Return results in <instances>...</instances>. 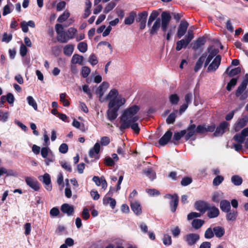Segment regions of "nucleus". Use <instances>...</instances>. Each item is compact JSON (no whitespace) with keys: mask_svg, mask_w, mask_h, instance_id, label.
<instances>
[{"mask_svg":"<svg viewBox=\"0 0 248 248\" xmlns=\"http://www.w3.org/2000/svg\"><path fill=\"white\" fill-rule=\"evenodd\" d=\"M100 150V145L98 142H96L93 147L91 148L89 152V155L91 158L98 159V154L99 153Z\"/></svg>","mask_w":248,"mask_h":248,"instance_id":"nucleus-17","label":"nucleus"},{"mask_svg":"<svg viewBox=\"0 0 248 248\" xmlns=\"http://www.w3.org/2000/svg\"><path fill=\"white\" fill-rule=\"evenodd\" d=\"M229 124L227 122L224 121L217 127L216 130L214 133L216 137L222 136L227 130H229L228 126Z\"/></svg>","mask_w":248,"mask_h":248,"instance_id":"nucleus-8","label":"nucleus"},{"mask_svg":"<svg viewBox=\"0 0 248 248\" xmlns=\"http://www.w3.org/2000/svg\"><path fill=\"white\" fill-rule=\"evenodd\" d=\"M172 136V132L170 130L167 131L159 140V144L161 146H164L166 145L171 139Z\"/></svg>","mask_w":248,"mask_h":248,"instance_id":"nucleus-19","label":"nucleus"},{"mask_svg":"<svg viewBox=\"0 0 248 248\" xmlns=\"http://www.w3.org/2000/svg\"><path fill=\"white\" fill-rule=\"evenodd\" d=\"M68 150V145L66 143H62L59 147V152L62 154H65Z\"/></svg>","mask_w":248,"mask_h":248,"instance_id":"nucleus-64","label":"nucleus"},{"mask_svg":"<svg viewBox=\"0 0 248 248\" xmlns=\"http://www.w3.org/2000/svg\"><path fill=\"white\" fill-rule=\"evenodd\" d=\"M110 139L109 137L107 136L103 137L100 139V144L102 146H107L110 143Z\"/></svg>","mask_w":248,"mask_h":248,"instance_id":"nucleus-61","label":"nucleus"},{"mask_svg":"<svg viewBox=\"0 0 248 248\" xmlns=\"http://www.w3.org/2000/svg\"><path fill=\"white\" fill-rule=\"evenodd\" d=\"M2 175L6 174V176H16V173L13 170H7L4 167H2Z\"/></svg>","mask_w":248,"mask_h":248,"instance_id":"nucleus-45","label":"nucleus"},{"mask_svg":"<svg viewBox=\"0 0 248 248\" xmlns=\"http://www.w3.org/2000/svg\"><path fill=\"white\" fill-rule=\"evenodd\" d=\"M221 60V56L220 55H217L211 63L208 66L207 71L209 72L216 71L220 64Z\"/></svg>","mask_w":248,"mask_h":248,"instance_id":"nucleus-15","label":"nucleus"},{"mask_svg":"<svg viewBox=\"0 0 248 248\" xmlns=\"http://www.w3.org/2000/svg\"><path fill=\"white\" fill-rule=\"evenodd\" d=\"M25 182L28 186L35 191L39 190L40 188L39 183L35 178L31 177H26L25 178Z\"/></svg>","mask_w":248,"mask_h":248,"instance_id":"nucleus-10","label":"nucleus"},{"mask_svg":"<svg viewBox=\"0 0 248 248\" xmlns=\"http://www.w3.org/2000/svg\"><path fill=\"white\" fill-rule=\"evenodd\" d=\"M148 13L146 11L142 12L138 15V18L137 19V22L146 21Z\"/></svg>","mask_w":248,"mask_h":248,"instance_id":"nucleus-51","label":"nucleus"},{"mask_svg":"<svg viewBox=\"0 0 248 248\" xmlns=\"http://www.w3.org/2000/svg\"><path fill=\"white\" fill-rule=\"evenodd\" d=\"M208 52L209 54L204 62V67H206L213 58L217 56L216 55L218 53V50L213 46H210L208 49Z\"/></svg>","mask_w":248,"mask_h":248,"instance_id":"nucleus-13","label":"nucleus"},{"mask_svg":"<svg viewBox=\"0 0 248 248\" xmlns=\"http://www.w3.org/2000/svg\"><path fill=\"white\" fill-rule=\"evenodd\" d=\"M26 100H27L28 105L32 107L35 110H37V108H38L37 104L32 96H27Z\"/></svg>","mask_w":248,"mask_h":248,"instance_id":"nucleus-34","label":"nucleus"},{"mask_svg":"<svg viewBox=\"0 0 248 248\" xmlns=\"http://www.w3.org/2000/svg\"><path fill=\"white\" fill-rule=\"evenodd\" d=\"M91 72V69L87 66H83L81 69V74L83 78H86Z\"/></svg>","mask_w":248,"mask_h":248,"instance_id":"nucleus-49","label":"nucleus"},{"mask_svg":"<svg viewBox=\"0 0 248 248\" xmlns=\"http://www.w3.org/2000/svg\"><path fill=\"white\" fill-rule=\"evenodd\" d=\"M214 235L217 238L222 237L225 234V229L221 226H216L213 228Z\"/></svg>","mask_w":248,"mask_h":248,"instance_id":"nucleus-25","label":"nucleus"},{"mask_svg":"<svg viewBox=\"0 0 248 248\" xmlns=\"http://www.w3.org/2000/svg\"><path fill=\"white\" fill-rule=\"evenodd\" d=\"M5 96L6 100H7L8 103L10 105H13L15 101V97L14 95L12 93H9Z\"/></svg>","mask_w":248,"mask_h":248,"instance_id":"nucleus-57","label":"nucleus"},{"mask_svg":"<svg viewBox=\"0 0 248 248\" xmlns=\"http://www.w3.org/2000/svg\"><path fill=\"white\" fill-rule=\"evenodd\" d=\"M184 239L188 246L195 245L200 239V235L195 233H189L184 237Z\"/></svg>","mask_w":248,"mask_h":248,"instance_id":"nucleus-4","label":"nucleus"},{"mask_svg":"<svg viewBox=\"0 0 248 248\" xmlns=\"http://www.w3.org/2000/svg\"><path fill=\"white\" fill-rule=\"evenodd\" d=\"M176 115L175 113H170L166 119V122L168 124H173L175 120Z\"/></svg>","mask_w":248,"mask_h":248,"instance_id":"nucleus-55","label":"nucleus"},{"mask_svg":"<svg viewBox=\"0 0 248 248\" xmlns=\"http://www.w3.org/2000/svg\"><path fill=\"white\" fill-rule=\"evenodd\" d=\"M248 122V116H245L239 119L234 125V129L237 132L243 128Z\"/></svg>","mask_w":248,"mask_h":248,"instance_id":"nucleus-16","label":"nucleus"},{"mask_svg":"<svg viewBox=\"0 0 248 248\" xmlns=\"http://www.w3.org/2000/svg\"><path fill=\"white\" fill-rule=\"evenodd\" d=\"M223 180L224 178L223 176L218 175L214 179L213 184L215 186H217L223 182Z\"/></svg>","mask_w":248,"mask_h":248,"instance_id":"nucleus-52","label":"nucleus"},{"mask_svg":"<svg viewBox=\"0 0 248 248\" xmlns=\"http://www.w3.org/2000/svg\"><path fill=\"white\" fill-rule=\"evenodd\" d=\"M116 5V3L114 1H111L105 7L104 12L106 14L108 13L111 11Z\"/></svg>","mask_w":248,"mask_h":248,"instance_id":"nucleus-47","label":"nucleus"},{"mask_svg":"<svg viewBox=\"0 0 248 248\" xmlns=\"http://www.w3.org/2000/svg\"><path fill=\"white\" fill-rule=\"evenodd\" d=\"M87 44L84 42L79 43L78 45V48L82 53H84L87 50Z\"/></svg>","mask_w":248,"mask_h":248,"instance_id":"nucleus-50","label":"nucleus"},{"mask_svg":"<svg viewBox=\"0 0 248 248\" xmlns=\"http://www.w3.org/2000/svg\"><path fill=\"white\" fill-rule=\"evenodd\" d=\"M226 218L228 221H234L237 218L238 212L236 210H229L226 212Z\"/></svg>","mask_w":248,"mask_h":248,"instance_id":"nucleus-24","label":"nucleus"},{"mask_svg":"<svg viewBox=\"0 0 248 248\" xmlns=\"http://www.w3.org/2000/svg\"><path fill=\"white\" fill-rule=\"evenodd\" d=\"M229 68H228L226 70V72L228 73L229 76L230 77H233V76L239 74L241 72V68L239 67H237L235 68H233V69H232L229 72Z\"/></svg>","mask_w":248,"mask_h":248,"instance_id":"nucleus-41","label":"nucleus"},{"mask_svg":"<svg viewBox=\"0 0 248 248\" xmlns=\"http://www.w3.org/2000/svg\"><path fill=\"white\" fill-rule=\"evenodd\" d=\"M232 183L235 186H240L243 182L242 178L237 175H233L231 178Z\"/></svg>","mask_w":248,"mask_h":248,"instance_id":"nucleus-36","label":"nucleus"},{"mask_svg":"<svg viewBox=\"0 0 248 248\" xmlns=\"http://www.w3.org/2000/svg\"><path fill=\"white\" fill-rule=\"evenodd\" d=\"M216 128L215 124H212L211 125H207L206 124H201L196 126L197 133L203 134L206 132H213Z\"/></svg>","mask_w":248,"mask_h":248,"instance_id":"nucleus-9","label":"nucleus"},{"mask_svg":"<svg viewBox=\"0 0 248 248\" xmlns=\"http://www.w3.org/2000/svg\"><path fill=\"white\" fill-rule=\"evenodd\" d=\"M12 39V34H7L4 32L3 34L2 41L6 43H9Z\"/></svg>","mask_w":248,"mask_h":248,"instance_id":"nucleus-62","label":"nucleus"},{"mask_svg":"<svg viewBox=\"0 0 248 248\" xmlns=\"http://www.w3.org/2000/svg\"><path fill=\"white\" fill-rule=\"evenodd\" d=\"M136 16V13L135 12L131 11L130 12L129 16L125 18L124 20V24L128 25L132 24L134 21Z\"/></svg>","mask_w":248,"mask_h":248,"instance_id":"nucleus-32","label":"nucleus"},{"mask_svg":"<svg viewBox=\"0 0 248 248\" xmlns=\"http://www.w3.org/2000/svg\"><path fill=\"white\" fill-rule=\"evenodd\" d=\"M204 221L200 219H194L193 220L191 225L195 229H200L204 224Z\"/></svg>","mask_w":248,"mask_h":248,"instance_id":"nucleus-37","label":"nucleus"},{"mask_svg":"<svg viewBox=\"0 0 248 248\" xmlns=\"http://www.w3.org/2000/svg\"><path fill=\"white\" fill-rule=\"evenodd\" d=\"M143 172L151 180H153L155 178V173L151 169L144 170Z\"/></svg>","mask_w":248,"mask_h":248,"instance_id":"nucleus-43","label":"nucleus"},{"mask_svg":"<svg viewBox=\"0 0 248 248\" xmlns=\"http://www.w3.org/2000/svg\"><path fill=\"white\" fill-rule=\"evenodd\" d=\"M186 134V130H183L179 132H176L174 133L173 137V140L178 141L182 137L185 136V134Z\"/></svg>","mask_w":248,"mask_h":248,"instance_id":"nucleus-40","label":"nucleus"},{"mask_svg":"<svg viewBox=\"0 0 248 248\" xmlns=\"http://www.w3.org/2000/svg\"><path fill=\"white\" fill-rule=\"evenodd\" d=\"M192 182V180L191 178L186 177L182 179L181 184L183 186H187Z\"/></svg>","mask_w":248,"mask_h":248,"instance_id":"nucleus-59","label":"nucleus"},{"mask_svg":"<svg viewBox=\"0 0 248 248\" xmlns=\"http://www.w3.org/2000/svg\"><path fill=\"white\" fill-rule=\"evenodd\" d=\"M9 118V112L7 111L4 112L0 110V121L2 123L7 122Z\"/></svg>","mask_w":248,"mask_h":248,"instance_id":"nucleus-46","label":"nucleus"},{"mask_svg":"<svg viewBox=\"0 0 248 248\" xmlns=\"http://www.w3.org/2000/svg\"><path fill=\"white\" fill-rule=\"evenodd\" d=\"M57 40L59 42L62 43H66L68 41L66 32L62 31L57 34Z\"/></svg>","mask_w":248,"mask_h":248,"instance_id":"nucleus-39","label":"nucleus"},{"mask_svg":"<svg viewBox=\"0 0 248 248\" xmlns=\"http://www.w3.org/2000/svg\"><path fill=\"white\" fill-rule=\"evenodd\" d=\"M237 79L235 78H232L230 81L228 83L226 89L228 91L232 90V88L234 87L237 83Z\"/></svg>","mask_w":248,"mask_h":248,"instance_id":"nucleus-54","label":"nucleus"},{"mask_svg":"<svg viewBox=\"0 0 248 248\" xmlns=\"http://www.w3.org/2000/svg\"><path fill=\"white\" fill-rule=\"evenodd\" d=\"M74 50V45L72 44H68L63 47V51L65 55L69 57L73 54Z\"/></svg>","mask_w":248,"mask_h":248,"instance_id":"nucleus-29","label":"nucleus"},{"mask_svg":"<svg viewBox=\"0 0 248 248\" xmlns=\"http://www.w3.org/2000/svg\"><path fill=\"white\" fill-rule=\"evenodd\" d=\"M162 240L165 245L170 246L171 244V236L168 234H164Z\"/></svg>","mask_w":248,"mask_h":248,"instance_id":"nucleus-53","label":"nucleus"},{"mask_svg":"<svg viewBox=\"0 0 248 248\" xmlns=\"http://www.w3.org/2000/svg\"><path fill=\"white\" fill-rule=\"evenodd\" d=\"M109 83L107 82H103L96 90V93L99 95V98H101L107 90L109 87Z\"/></svg>","mask_w":248,"mask_h":248,"instance_id":"nucleus-20","label":"nucleus"},{"mask_svg":"<svg viewBox=\"0 0 248 248\" xmlns=\"http://www.w3.org/2000/svg\"><path fill=\"white\" fill-rule=\"evenodd\" d=\"M159 13L157 11H153L150 14L147 26L150 27L149 32L151 35L156 34L161 27V20L157 18Z\"/></svg>","mask_w":248,"mask_h":248,"instance_id":"nucleus-3","label":"nucleus"},{"mask_svg":"<svg viewBox=\"0 0 248 248\" xmlns=\"http://www.w3.org/2000/svg\"><path fill=\"white\" fill-rule=\"evenodd\" d=\"M83 58L82 56L75 54H74L71 59V63L72 64H79L80 65H83Z\"/></svg>","mask_w":248,"mask_h":248,"instance_id":"nucleus-31","label":"nucleus"},{"mask_svg":"<svg viewBox=\"0 0 248 248\" xmlns=\"http://www.w3.org/2000/svg\"><path fill=\"white\" fill-rule=\"evenodd\" d=\"M247 136H248V127L244 128L240 134L235 135L233 139L237 142L243 143Z\"/></svg>","mask_w":248,"mask_h":248,"instance_id":"nucleus-18","label":"nucleus"},{"mask_svg":"<svg viewBox=\"0 0 248 248\" xmlns=\"http://www.w3.org/2000/svg\"><path fill=\"white\" fill-rule=\"evenodd\" d=\"M165 197L171 199L170 202V210L172 212H175L178 206L179 198L177 195L166 194Z\"/></svg>","mask_w":248,"mask_h":248,"instance_id":"nucleus-7","label":"nucleus"},{"mask_svg":"<svg viewBox=\"0 0 248 248\" xmlns=\"http://www.w3.org/2000/svg\"><path fill=\"white\" fill-rule=\"evenodd\" d=\"M131 208L132 211L137 215H140L141 214V208L140 204L137 202H131Z\"/></svg>","mask_w":248,"mask_h":248,"instance_id":"nucleus-27","label":"nucleus"},{"mask_svg":"<svg viewBox=\"0 0 248 248\" xmlns=\"http://www.w3.org/2000/svg\"><path fill=\"white\" fill-rule=\"evenodd\" d=\"M61 166L62 168H63L66 170L71 172L72 171V167L70 164L65 161H62L61 163Z\"/></svg>","mask_w":248,"mask_h":248,"instance_id":"nucleus-58","label":"nucleus"},{"mask_svg":"<svg viewBox=\"0 0 248 248\" xmlns=\"http://www.w3.org/2000/svg\"><path fill=\"white\" fill-rule=\"evenodd\" d=\"M62 211L68 216L73 214L74 211V206L67 203H64L61 206Z\"/></svg>","mask_w":248,"mask_h":248,"instance_id":"nucleus-21","label":"nucleus"},{"mask_svg":"<svg viewBox=\"0 0 248 248\" xmlns=\"http://www.w3.org/2000/svg\"><path fill=\"white\" fill-rule=\"evenodd\" d=\"M219 214V211L218 208L213 206L208 208L207 215L209 218H214L217 217Z\"/></svg>","mask_w":248,"mask_h":248,"instance_id":"nucleus-26","label":"nucleus"},{"mask_svg":"<svg viewBox=\"0 0 248 248\" xmlns=\"http://www.w3.org/2000/svg\"><path fill=\"white\" fill-rule=\"evenodd\" d=\"M104 163L106 165L108 166H113L115 165V162L112 158L109 156H106L104 160Z\"/></svg>","mask_w":248,"mask_h":248,"instance_id":"nucleus-60","label":"nucleus"},{"mask_svg":"<svg viewBox=\"0 0 248 248\" xmlns=\"http://www.w3.org/2000/svg\"><path fill=\"white\" fill-rule=\"evenodd\" d=\"M140 108L137 105H133L125 109L122 113L120 118L121 130L129 128L132 123L136 122L139 119L138 112Z\"/></svg>","mask_w":248,"mask_h":248,"instance_id":"nucleus-1","label":"nucleus"},{"mask_svg":"<svg viewBox=\"0 0 248 248\" xmlns=\"http://www.w3.org/2000/svg\"><path fill=\"white\" fill-rule=\"evenodd\" d=\"M39 179L45 185V187L47 190H51V179L49 174L46 173L44 175L39 176Z\"/></svg>","mask_w":248,"mask_h":248,"instance_id":"nucleus-12","label":"nucleus"},{"mask_svg":"<svg viewBox=\"0 0 248 248\" xmlns=\"http://www.w3.org/2000/svg\"><path fill=\"white\" fill-rule=\"evenodd\" d=\"M77 32V30L76 29L72 27L69 28L66 32L68 40L73 39Z\"/></svg>","mask_w":248,"mask_h":248,"instance_id":"nucleus-42","label":"nucleus"},{"mask_svg":"<svg viewBox=\"0 0 248 248\" xmlns=\"http://www.w3.org/2000/svg\"><path fill=\"white\" fill-rule=\"evenodd\" d=\"M161 27L162 31L166 32L168 26L171 20V17L169 13L163 12L161 14Z\"/></svg>","mask_w":248,"mask_h":248,"instance_id":"nucleus-5","label":"nucleus"},{"mask_svg":"<svg viewBox=\"0 0 248 248\" xmlns=\"http://www.w3.org/2000/svg\"><path fill=\"white\" fill-rule=\"evenodd\" d=\"M214 236L213 228L211 227L208 228L205 232L204 237L206 239H211Z\"/></svg>","mask_w":248,"mask_h":248,"instance_id":"nucleus-48","label":"nucleus"},{"mask_svg":"<svg viewBox=\"0 0 248 248\" xmlns=\"http://www.w3.org/2000/svg\"><path fill=\"white\" fill-rule=\"evenodd\" d=\"M70 13L67 10L65 11L64 13L58 17L57 19L58 21L60 23L63 22L70 16Z\"/></svg>","mask_w":248,"mask_h":248,"instance_id":"nucleus-44","label":"nucleus"},{"mask_svg":"<svg viewBox=\"0 0 248 248\" xmlns=\"http://www.w3.org/2000/svg\"><path fill=\"white\" fill-rule=\"evenodd\" d=\"M103 202V204L105 205L109 204L112 209L114 208L116 203L115 199L110 197H107V196L104 198Z\"/></svg>","mask_w":248,"mask_h":248,"instance_id":"nucleus-28","label":"nucleus"},{"mask_svg":"<svg viewBox=\"0 0 248 248\" xmlns=\"http://www.w3.org/2000/svg\"><path fill=\"white\" fill-rule=\"evenodd\" d=\"M205 56H204V54H203L198 60L194 67V71L195 72H197L201 68Z\"/></svg>","mask_w":248,"mask_h":248,"instance_id":"nucleus-35","label":"nucleus"},{"mask_svg":"<svg viewBox=\"0 0 248 248\" xmlns=\"http://www.w3.org/2000/svg\"><path fill=\"white\" fill-rule=\"evenodd\" d=\"M247 87L244 83H241L236 90L235 95L238 97H239L241 100H245L248 97V92H245Z\"/></svg>","mask_w":248,"mask_h":248,"instance_id":"nucleus-6","label":"nucleus"},{"mask_svg":"<svg viewBox=\"0 0 248 248\" xmlns=\"http://www.w3.org/2000/svg\"><path fill=\"white\" fill-rule=\"evenodd\" d=\"M106 98L109 101L108 104V108H113L117 110L125 103V98L121 95L119 96L118 92L115 89L111 90Z\"/></svg>","mask_w":248,"mask_h":248,"instance_id":"nucleus-2","label":"nucleus"},{"mask_svg":"<svg viewBox=\"0 0 248 248\" xmlns=\"http://www.w3.org/2000/svg\"><path fill=\"white\" fill-rule=\"evenodd\" d=\"M118 110H117L115 108H108V109L107 111L108 119L110 121L115 119L118 116Z\"/></svg>","mask_w":248,"mask_h":248,"instance_id":"nucleus-23","label":"nucleus"},{"mask_svg":"<svg viewBox=\"0 0 248 248\" xmlns=\"http://www.w3.org/2000/svg\"><path fill=\"white\" fill-rule=\"evenodd\" d=\"M195 208L197 210L201 212L204 213L206 210H208L209 206L206 203L203 202L199 201L196 202Z\"/></svg>","mask_w":248,"mask_h":248,"instance_id":"nucleus-22","label":"nucleus"},{"mask_svg":"<svg viewBox=\"0 0 248 248\" xmlns=\"http://www.w3.org/2000/svg\"><path fill=\"white\" fill-rule=\"evenodd\" d=\"M65 93H61L60 96V101L62 103L63 106H64L65 107H68L69 106L70 103L69 102L65 99Z\"/></svg>","mask_w":248,"mask_h":248,"instance_id":"nucleus-56","label":"nucleus"},{"mask_svg":"<svg viewBox=\"0 0 248 248\" xmlns=\"http://www.w3.org/2000/svg\"><path fill=\"white\" fill-rule=\"evenodd\" d=\"M205 43V39L204 38H198L194 46L192 47V48L195 50H198L202 47Z\"/></svg>","mask_w":248,"mask_h":248,"instance_id":"nucleus-33","label":"nucleus"},{"mask_svg":"<svg viewBox=\"0 0 248 248\" xmlns=\"http://www.w3.org/2000/svg\"><path fill=\"white\" fill-rule=\"evenodd\" d=\"M89 62L92 65H95L98 63V60L96 56L92 54L89 58Z\"/></svg>","mask_w":248,"mask_h":248,"instance_id":"nucleus-63","label":"nucleus"},{"mask_svg":"<svg viewBox=\"0 0 248 248\" xmlns=\"http://www.w3.org/2000/svg\"><path fill=\"white\" fill-rule=\"evenodd\" d=\"M188 23L186 21H182L178 27L177 31V36L179 38H181L184 36L186 32L188 27Z\"/></svg>","mask_w":248,"mask_h":248,"instance_id":"nucleus-14","label":"nucleus"},{"mask_svg":"<svg viewBox=\"0 0 248 248\" xmlns=\"http://www.w3.org/2000/svg\"><path fill=\"white\" fill-rule=\"evenodd\" d=\"M191 124L187 127L186 134H185V139L188 140L190 138L192 137L196 133V125L192 124V120L190 121Z\"/></svg>","mask_w":248,"mask_h":248,"instance_id":"nucleus-11","label":"nucleus"},{"mask_svg":"<svg viewBox=\"0 0 248 248\" xmlns=\"http://www.w3.org/2000/svg\"><path fill=\"white\" fill-rule=\"evenodd\" d=\"M179 100V96L176 93L171 94L169 96V101L172 105H177Z\"/></svg>","mask_w":248,"mask_h":248,"instance_id":"nucleus-38","label":"nucleus"},{"mask_svg":"<svg viewBox=\"0 0 248 248\" xmlns=\"http://www.w3.org/2000/svg\"><path fill=\"white\" fill-rule=\"evenodd\" d=\"M220 208L224 212H228L231 208L230 202L227 200H223L220 202Z\"/></svg>","mask_w":248,"mask_h":248,"instance_id":"nucleus-30","label":"nucleus"}]
</instances>
